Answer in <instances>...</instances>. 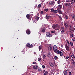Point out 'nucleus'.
<instances>
[{
  "label": "nucleus",
  "mask_w": 75,
  "mask_h": 75,
  "mask_svg": "<svg viewBox=\"0 0 75 75\" xmlns=\"http://www.w3.org/2000/svg\"><path fill=\"white\" fill-rule=\"evenodd\" d=\"M52 27L53 28L56 30V29H58L60 28V26L58 25H53Z\"/></svg>",
  "instance_id": "obj_1"
},
{
  "label": "nucleus",
  "mask_w": 75,
  "mask_h": 75,
  "mask_svg": "<svg viewBox=\"0 0 75 75\" xmlns=\"http://www.w3.org/2000/svg\"><path fill=\"white\" fill-rule=\"evenodd\" d=\"M65 48L66 50H67V51H70V49H69V47L68 46L67 44H66L65 45Z\"/></svg>",
  "instance_id": "obj_2"
},
{
  "label": "nucleus",
  "mask_w": 75,
  "mask_h": 75,
  "mask_svg": "<svg viewBox=\"0 0 75 75\" xmlns=\"http://www.w3.org/2000/svg\"><path fill=\"white\" fill-rule=\"evenodd\" d=\"M57 48H58L57 46H53V49L54 52H57V51L58 50H57Z\"/></svg>",
  "instance_id": "obj_3"
},
{
  "label": "nucleus",
  "mask_w": 75,
  "mask_h": 75,
  "mask_svg": "<svg viewBox=\"0 0 75 75\" xmlns=\"http://www.w3.org/2000/svg\"><path fill=\"white\" fill-rule=\"evenodd\" d=\"M46 36L47 37H52V35L48 32L46 33Z\"/></svg>",
  "instance_id": "obj_4"
},
{
  "label": "nucleus",
  "mask_w": 75,
  "mask_h": 75,
  "mask_svg": "<svg viewBox=\"0 0 75 75\" xmlns=\"http://www.w3.org/2000/svg\"><path fill=\"white\" fill-rule=\"evenodd\" d=\"M54 4H55V2L54 1H51L49 2V4L50 6H53L54 5Z\"/></svg>",
  "instance_id": "obj_5"
},
{
  "label": "nucleus",
  "mask_w": 75,
  "mask_h": 75,
  "mask_svg": "<svg viewBox=\"0 0 75 75\" xmlns=\"http://www.w3.org/2000/svg\"><path fill=\"white\" fill-rule=\"evenodd\" d=\"M64 4L65 6H66V7H68V6H71V3H66Z\"/></svg>",
  "instance_id": "obj_6"
},
{
  "label": "nucleus",
  "mask_w": 75,
  "mask_h": 75,
  "mask_svg": "<svg viewBox=\"0 0 75 75\" xmlns=\"http://www.w3.org/2000/svg\"><path fill=\"white\" fill-rule=\"evenodd\" d=\"M26 33L27 34H30V33H31V32H30V30L29 29H28L26 31Z\"/></svg>",
  "instance_id": "obj_7"
},
{
  "label": "nucleus",
  "mask_w": 75,
  "mask_h": 75,
  "mask_svg": "<svg viewBox=\"0 0 75 75\" xmlns=\"http://www.w3.org/2000/svg\"><path fill=\"white\" fill-rule=\"evenodd\" d=\"M69 32L70 34H72L74 33V30L71 29H70L69 30Z\"/></svg>",
  "instance_id": "obj_8"
},
{
  "label": "nucleus",
  "mask_w": 75,
  "mask_h": 75,
  "mask_svg": "<svg viewBox=\"0 0 75 75\" xmlns=\"http://www.w3.org/2000/svg\"><path fill=\"white\" fill-rule=\"evenodd\" d=\"M64 75H67V73H68V71H67V70H65L64 71Z\"/></svg>",
  "instance_id": "obj_9"
},
{
  "label": "nucleus",
  "mask_w": 75,
  "mask_h": 75,
  "mask_svg": "<svg viewBox=\"0 0 75 75\" xmlns=\"http://www.w3.org/2000/svg\"><path fill=\"white\" fill-rule=\"evenodd\" d=\"M62 8V5H59L58 6V8L57 10L59 11L61 10V8Z\"/></svg>",
  "instance_id": "obj_10"
},
{
  "label": "nucleus",
  "mask_w": 75,
  "mask_h": 75,
  "mask_svg": "<svg viewBox=\"0 0 75 75\" xmlns=\"http://www.w3.org/2000/svg\"><path fill=\"white\" fill-rule=\"evenodd\" d=\"M33 68L34 69H37L38 68V66H37V65H34L33 67Z\"/></svg>",
  "instance_id": "obj_11"
},
{
  "label": "nucleus",
  "mask_w": 75,
  "mask_h": 75,
  "mask_svg": "<svg viewBox=\"0 0 75 75\" xmlns=\"http://www.w3.org/2000/svg\"><path fill=\"white\" fill-rule=\"evenodd\" d=\"M51 16H47V15L46 16V18L47 20H48V19H49L50 18H51Z\"/></svg>",
  "instance_id": "obj_12"
},
{
  "label": "nucleus",
  "mask_w": 75,
  "mask_h": 75,
  "mask_svg": "<svg viewBox=\"0 0 75 75\" xmlns=\"http://www.w3.org/2000/svg\"><path fill=\"white\" fill-rule=\"evenodd\" d=\"M63 54H64V51L63 50H61L60 52V56H61L63 55Z\"/></svg>",
  "instance_id": "obj_13"
},
{
  "label": "nucleus",
  "mask_w": 75,
  "mask_h": 75,
  "mask_svg": "<svg viewBox=\"0 0 75 75\" xmlns=\"http://www.w3.org/2000/svg\"><path fill=\"white\" fill-rule=\"evenodd\" d=\"M51 53L50 52H49L47 54V57H51Z\"/></svg>",
  "instance_id": "obj_14"
},
{
  "label": "nucleus",
  "mask_w": 75,
  "mask_h": 75,
  "mask_svg": "<svg viewBox=\"0 0 75 75\" xmlns=\"http://www.w3.org/2000/svg\"><path fill=\"white\" fill-rule=\"evenodd\" d=\"M75 0H71V4H73L74 3H75Z\"/></svg>",
  "instance_id": "obj_15"
},
{
  "label": "nucleus",
  "mask_w": 75,
  "mask_h": 75,
  "mask_svg": "<svg viewBox=\"0 0 75 75\" xmlns=\"http://www.w3.org/2000/svg\"><path fill=\"white\" fill-rule=\"evenodd\" d=\"M64 26H65L66 28H67L68 27V24L67 23H64Z\"/></svg>",
  "instance_id": "obj_16"
},
{
  "label": "nucleus",
  "mask_w": 75,
  "mask_h": 75,
  "mask_svg": "<svg viewBox=\"0 0 75 75\" xmlns=\"http://www.w3.org/2000/svg\"><path fill=\"white\" fill-rule=\"evenodd\" d=\"M56 53H57V54H60V52L59 51V50H57L56 51V52H55Z\"/></svg>",
  "instance_id": "obj_17"
},
{
  "label": "nucleus",
  "mask_w": 75,
  "mask_h": 75,
  "mask_svg": "<svg viewBox=\"0 0 75 75\" xmlns=\"http://www.w3.org/2000/svg\"><path fill=\"white\" fill-rule=\"evenodd\" d=\"M45 29H41L42 32V33H44V32H45Z\"/></svg>",
  "instance_id": "obj_18"
},
{
  "label": "nucleus",
  "mask_w": 75,
  "mask_h": 75,
  "mask_svg": "<svg viewBox=\"0 0 75 75\" xmlns=\"http://www.w3.org/2000/svg\"><path fill=\"white\" fill-rule=\"evenodd\" d=\"M50 64L51 67H54V64L52 63H50Z\"/></svg>",
  "instance_id": "obj_19"
},
{
  "label": "nucleus",
  "mask_w": 75,
  "mask_h": 75,
  "mask_svg": "<svg viewBox=\"0 0 75 75\" xmlns=\"http://www.w3.org/2000/svg\"><path fill=\"white\" fill-rule=\"evenodd\" d=\"M48 49L49 50L51 51L52 50V47L51 46H49L48 47Z\"/></svg>",
  "instance_id": "obj_20"
},
{
  "label": "nucleus",
  "mask_w": 75,
  "mask_h": 75,
  "mask_svg": "<svg viewBox=\"0 0 75 75\" xmlns=\"http://www.w3.org/2000/svg\"><path fill=\"white\" fill-rule=\"evenodd\" d=\"M30 44L29 43H27L26 44V46L27 47H28L29 48H30Z\"/></svg>",
  "instance_id": "obj_21"
},
{
  "label": "nucleus",
  "mask_w": 75,
  "mask_h": 75,
  "mask_svg": "<svg viewBox=\"0 0 75 75\" xmlns=\"http://www.w3.org/2000/svg\"><path fill=\"white\" fill-rule=\"evenodd\" d=\"M72 18L74 20H75V14L73 15L72 17Z\"/></svg>",
  "instance_id": "obj_22"
},
{
  "label": "nucleus",
  "mask_w": 75,
  "mask_h": 75,
  "mask_svg": "<svg viewBox=\"0 0 75 75\" xmlns=\"http://www.w3.org/2000/svg\"><path fill=\"white\" fill-rule=\"evenodd\" d=\"M30 15L28 14L26 15V17L27 18H28V19L30 18Z\"/></svg>",
  "instance_id": "obj_23"
},
{
  "label": "nucleus",
  "mask_w": 75,
  "mask_h": 75,
  "mask_svg": "<svg viewBox=\"0 0 75 75\" xmlns=\"http://www.w3.org/2000/svg\"><path fill=\"white\" fill-rule=\"evenodd\" d=\"M71 0H67L66 2L67 3H70L71 2Z\"/></svg>",
  "instance_id": "obj_24"
},
{
  "label": "nucleus",
  "mask_w": 75,
  "mask_h": 75,
  "mask_svg": "<svg viewBox=\"0 0 75 75\" xmlns=\"http://www.w3.org/2000/svg\"><path fill=\"white\" fill-rule=\"evenodd\" d=\"M48 74V71H45L44 74V75H47Z\"/></svg>",
  "instance_id": "obj_25"
},
{
  "label": "nucleus",
  "mask_w": 75,
  "mask_h": 75,
  "mask_svg": "<svg viewBox=\"0 0 75 75\" xmlns=\"http://www.w3.org/2000/svg\"><path fill=\"white\" fill-rule=\"evenodd\" d=\"M38 71H40V72H42V69L40 68H39Z\"/></svg>",
  "instance_id": "obj_26"
},
{
  "label": "nucleus",
  "mask_w": 75,
  "mask_h": 75,
  "mask_svg": "<svg viewBox=\"0 0 75 75\" xmlns=\"http://www.w3.org/2000/svg\"><path fill=\"white\" fill-rule=\"evenodd\" d=\"M70 45L71 47H73V46L74 45V44H73V43H72V42H70Z\"/></svg>",
  "instance_id": "obj_27"
},
{
  "label": "nucleus",
  "mask_w": 75,
  "mask_h": 75,
  "mask_svg": "<svg viewBox=\"0 0 75 75\" xmlns=\"http://www.w3.org/2000/svg\"><path fill=\"white\" fill-rule=\"evenodd\" d=\"M42 48V46H40L39 47V50H41V48Z\"/></svg>",
  "instance_id": "obj_28"
},
{
  "label": "nucleus",
  "mask_w": 75,
  "mask_h": 75,
  "mask_svg": "<svg viewBox=\"0 0 75 75\" xmlns=\"http://www.w3.org/2000/svg\"><path fill=\"white\" fill-rule=\"evenodd\" d=\"M65 17L66 18V19H67V20H68V16L65 15Z\"/></svg>",
  "instance_id": "obj_29"
},
{
  "label": "nucleus",
  "mask_w": 75,
  "mask_h": 75,
  "mask_svg": "<svg viewBox=\"0 0 75 75\" xmlns=\"http://www.w3.org/2000/svg\"><path fill=\"white\" fill-rule=\"evenodd\" d=\"M70 36L72 38V37H73V34L72 33H71V34H70Z\"/></svg>",
  "instance_id": "obj_30"
},
{
  "label": "nucleus",
  "mask_w": 75,
  "mask_h": 75,
  "mask_svg": "<svg viewBox=\"0 0 75 75\" xmlns=\"http://www.w3.org/2000/svg\"><path fill=\"white\" fill-rule=\"evenodd\" d=\"M54 13H57V10H54V11L53 12Z\"/></svg>",
  "instance_id": "obj_31"
},
{
  "label": "nucleus",
  "mask_w": 75,
  "mask_h": 75,
  "mask_svg": "<svg viewBox=\"0 0 75 75\" xmlns=\"http://www.w3.org/2000/svg\"><path fill=\"white\" fill-rule=\"evenodd\" d=\"M38 61H41V58H40L39 57L38 58Z\"/></svg>",
  "instance_id": "obj_32"
},
{
  "label": "nucleus",
  "mask_w": 75,
  "mask_h": 75,
  "mask_svg": "<svg viewBox=\"0 0 75 75\" xmlns=\"http://www.w3.org/2000/svg\"><path fill=\"white\" fill-rule=\"evenodd\" d=\"M57 3H58V4H60V3H61V1L59 0L58 1Z\"/></svg>",
  "instance_id": "obj_33"
},
{
  "label": "nucleus",
  "mask_w": 75,
  "mask_h": 75,
  "mask_svg": "<svg viewBox=\"0 0 75 75\" xmlns=\"http://www.w3.org/2000/svg\"><path fill=\"white\" fill-rule=\"evenodd\" d=\"M66 41L67 42V44H68V45H70V43H69V41H68V40H66Z\"/></svg>",
  "instance_id": "obj_34"
},
{
  "label": "nucleus",
  "mask_w": 75,
  "mask_h": 75,
  "mask_svg": "<svg viewBox=\"0 0 75 75\" xmlns=\"http://www.w3.org/2000/svg\"><path fill=\"white\" fill-rule=\"evenodd\" d=\"M33 45H30L29 48H33Z\"/></svg>",
  "instance_id": "obj_35"
},
{
  "label": "nucleus",
  "mask_w": 75,
  "mask_h": 75,
  "mask_svg": "<svg viewBox=\"0 0 75 75\" xmlns=\"http://www.w3.org/2000/svg\"><path fill=\"white\" fill-rule=\"evenodd\" d=\"M51 32L52 33H55V31H51Z\"/></svg>",
  "instance_id": "obj_36"
},
{
  "label": "nucleus",
  "mask_w": 75,
  "mask_h": 75,
  "mask_svg": "<svg viewBox=\"0 0 75 75\" xmlns=\"http://www.w3.org/2000/svg\"><path fill=\"white\" fill-rule=\"evenodd\" d=\"M69 58V56H66V57H65V59H68Z\"/></svg>",
  "instance_id": "obj_37"
},
{
  "label": "nucleus",
  "mask_w": 75,
  "mask_h": 75,
  "mask_svg": "<svg viewBox=\"0 0 75 75\" xmlns=\"http://www.w3.org/2000/svg\"><path fill=\"white\" fill-rule=\"evenodd\" d=\"M45 57H46V56H45V55H44L43 56V59H45Z\"/></svg>",
  "instance_id": "obj_38"
},
{
  "label": "nucleus",
  "mask_w": 75,
  "mask_h": 75,
  "mask_svg": "<svg viewBox=\"0 0 75 75\" xmlns=\"http://www.w3.org/2000/svg\"><path fill=\"white\" fill-rule=\"evenodd\" d=\"M41 5L40 4L38 5V7H39V8H40V7H41Z\"/></svg>",
  "instance_id": "obj_39"
},
{
  "label": "nucleus",
  "mask_w": 75,
  "mask_h": 75,
  "mask_svg": "<svg viewBox=\"0 0 75 75\" xmlns=\"http://www.w3.org/2000/svg\"><path fill=\"white\" fill-rule=\"evenodd\" d=\"M54 9L52 8L51 9V11H52V12H54Z\"/></svg>",
  "instance_id": "obj_40"
},
{
  "label": "nucleus",
  "mask_w": 75,
  "mask_h": 75,
  "mask_svg": "<svg viewBox=\"0 0 75 75\" xmlns=\"http://www.w3.org/2000/svg\"><path fill=\"white\" fill-rule=\"evenodd\" d=\"M54 59H58V57L57 56H55L54 57Z\"/></svg>",
  "instance_id": "obj_41"
},
{
  "label": "nucleus",
  "mask_w": 75,
  "mask_h": 75,
  "mask_svg": "<svg viewBox=\"0 0 75 75\" xmlns=\"http://www.w3.org/2000/svg\"><path fill=\"white\" fill-rule=\"evenodd\" d=\"M71 41H75V38H73L72 39Z\"/></svg>",
  "instance_id": "obj_42"
},
{
  "label": "nucleus",
  "mask_w": 75,
  "mask_h": 75,
  "mask_svg": "<svg viewBox=\"0 0 75 75\" xmlns=\"http://www.w3.org/2000/svg\"><path fill=\"white\" fill-rule=\"evenodd\" d=\"M61 30H64V28L63 27H62L61 28Z\"/></svg>",
  "instance_id": "obj_43"
},
{
  "label": "nucleus",
  "mask_w": 75,
  "mask_h": 75,
  "mask_svg": "<svg viewBox=\"0 0 75 75\" xmlns=\"http://www.w3.org/2000/svg\"><path fill=\"white\" fill-rule=\"evenodd\" d=\"M42 67L43 68H45V66L44 65H43L42 66Z\"/></svg>",
  "instance_id": "obj_44"
},
{
  "label": "nucleus",
  "mask_w": 75,
  "mask_h": 75,
  "mask_svg": "<svg viewBox=\"0 0 75 75\" xmlns=\"http://www.w3.org/2000/svg\"><path fill=\"white\" fill-rule=\"evenodd\" d=\"M61 25H64V22H62L61 23Z\"/></svg>",
  "instance_id": "obj_45"
},
{
  "label": "nucleus",
  "mask_w": 75,
  "mask_h": 75,
  "mask_svg": "<svg viewBox=\"0 0 75 75\" xmlns=\"http://www.w3.org/2000/svg\"><path fill=\"white\" fill-rule=\"evenodd\" d=\"M45 11H48V9H45Z\"/></svg>",
  "instance_id": "obj_46"
},
{
  "label": "nucleus",
  "mask_w": 75,
  "mask_h": 75,
  "mask_svg": "<svg viewBox=\"0 0 75 75\" xmlns=\"http://www.w3.org/2000/svg\"><path fill=\"white\" fill-rule=\"evenodd\" d=\"M61 32L62 33V34H63V33H64V30H62Z\"/></svg>",
  "instance_id": "obj_47"
},
{
  "label": "nucleus",
  "mask_w": 75,
  "mask_h": 75,
  "mask_svg": "<svg viewBox=\"0 0 75 75\" xmlns=\"http://www.w3.org/2000/svg\"><path fill=\"white\" fill-rule=\"evenodd\" d=\"M58 12H59V13H61V10H59V11L58 10Z\"/></svg>",
  "instance_id": "obj_48"
},
{
  "label": "nucleus",
  "mask_w": 75,
  "mask_h": 75,
  "mask_svg": "<svg viewBox=\"0 0 75 75\" xmlns=\"http://www.w3.org/2000/svg\"><path fill=\"white\" fill-rule=\"evenodd\" d=\"M72 75V73L71 72H69V75Z\"/></svg>",
  "instance_id": "obj_49"
},
{
  "label": "nucleus",
  "mask_w": 75,
  "mask_h": 75,
  "mask_svg": "<svg viewBox=\"0 0 75 75\" xmlns=\"http://www.w3.org/2000/svg\"><path fill=\"white\" fill-rule=\"evenodd\" d=\"M40 13L42 14H43V11H41L40 12Z\"/></svg>",
  "instance_id": "obj_50"
},
{
  "label": "nucleus",
  "mask_w": 75,
  "mask_h": 75,
  "mask_svg": "<svg viewBox=\"0 0 75 75\" xmlns=\"http://www.w3.org/2000/svg\"><path fill=\"white\" fill-rule=\"evenodd\" d=\"M74 55H71V57H72V58H74Z\"/></svg>",
  "instance_id": "obj_51"
},
{
  "label": "nucleus",
  "mask_w": 75,
  "mask_h": 75,
  "mask_svg": "<svg viewBox=\"0 0 75 75\" xmlns=\"http://www.w3.org/2000/svg\"><path fill=\"white\" fill-rule=\"evenodd\" d=\"M59 18L60 20H61V19H62V18H61V17L60 16H59Z\"/></svg>",
  "instance_id": "obj_52"
},
{
  "label": "nucleus",
  "mask_w": 75,
  "mask_h": 75,
  "mask_svg": "<svg viewBox=\"0 0 75 75\" xmlns=\"http://www.w3.org/2000/svg\"><path fill=\"white\" fill-rule=\"evenodd\" d=\"M39 19V18H36V20H37V21H38Z\"/></svg>",
  "instance_id": "obj_53"
},
{
  "label": "nucleus",
  "mask_w": 75,
  "mask_h": 75,
  "mask_svg": "<svg viewBox=\"0 0 75 75\" xmlns=\"http://www.w3.org/2000/svg\"><path fill=\"white\" fill-rule=\"evenodd\" d=\"M33 64H36V62H34Z\"/></svg>",
  "instance_id": "obj_54"
},
{
  "label": "nucleus",
  "mask_w": 75,
  "mask_h": 75,
  "mask_svg": "<svg viewBox=\"0 0 75 75\" xmlns=\"http://www.w3.org/2000/svg\"><path fill=\"white\" fill-rule=\"evenodd\" d=\"M42 71H43V72H45V70H43Z\"/></svg>",
  "instance_id": "obj_55"
},
{
  "label": "nucleus",
  "mask_w": 75,
  "mask_h": 75,
  "mask_svg": "<svg viewBox=\"0 0 75 75\" xmlns=\"http://www.w3.org/2000/svg\"><path fill=\"white\" fill-rule=\"evenodd\" d=\"M61 47H62V48H63V47H64V45H61Z\"/></svg>",
  "instance_id": "obj_56"
},
{
  "label": "nucleus",
  "mask_w": 75,
  "mask_h": 75,
  "mask_svg": "<svg viewBox=\"0 0 75 75\" xmlns=\"http://www.w3.org/2000/svg\"><path fill=\"white\" fill-rule=\"evenodd\" d=\"M72 61H73V62H75V61L74 60H73V59H72Z\"/></svg>",
  "instance_id": "obj_57"
},
{
  "label": "nucleus",
  "mask_w": 75,
  "mask_h": 75,
  "mask_svg": "<svg viewBox=\"0 0 75 75\" xmlns=\"http://www.w3.org/2000/svg\"><path fill=\"white\" fill-rule=\"evenodd\" d=\"M73 58H74V59L75 60V56H74V57Z\"/></svg>",
  "instance_id": "obj_58"
},
{
  "label": "nucleus",
  "mask_w": 75,
  "mask_h": 75,
  "mask_svg": "<svg viewBox=\"0 0 75 75\" xmlns=\"http://www.w3.org/2000/svg\"><path fill=\"white\" fill-rule=\"evenodd\" d=\"M73 64H74V65H75V62H74Z\"/></svg>",
  "instance_id": "obj_59"
},
{
  "label": "nucleus",
  "mask_w": 75,
  "mask_h": 75,
  "mask_svg": "<svg viewBox=\"0 0 75 75\" xmlns=\"http://www.w3.org/2000/svg\"><path fill=\"white\" fill-rule=\"evenodd\" d=\"M57 33H55V35H57Z\"/></svg>",
  "instance_id": "obj_60"
},
{
  "label": "nucleus",
  "mask_w": 75,
  "mask_h": 75,
  "mask_svg": "<svg viewBox=\"0 0 75 75\" xmlns=\"http://www.w3.org/2000/svg\"><path fill=\"white\" fill-rule=\"evenodd\" d=\"M34 54H35H35H36V53H35V52H34Z\"/></svg>",
  "instance_id": "obj_61"
},
{
  "label": "nucleus",
  "mask_w": 75,
  "mask_h": 75,
  "mask_svg": "<svg viewBox=\"0 0 75 75\" xmlns=\"http://www.w3.org/2000/svg\"><path fill=\"white\" fill-rule=\"evenodd\" d=\"M35 8H36L37 7V6H35Z\"/></svg>",
  "instance_id": "obj_62"
},
{
  "label": "nucleus",
  "mask_w": 75,
  "mask_h": 75,
  "mask_svg": "<svg viewBox=\"0 0 75 75\" xmlns=\"http://www.w3.org/2000/svg\"><path fill=\"white\" fill-rule=\"evenodd\" d=\"M64 58H65V56H64Z\"/></svg>",
  "instance_id": "obj_63"
},
{
  "label": "nucleus",
  "mask_w": 75,
  "mask_h": 75,
  "mask_svg": "<svg viewBox=\"0 0 75 75\" xmlns=\"http://www.w3.org/2000/svg\"><path fill=\"white\" fill-rule=\"evenodd\" d=\"M55 1H57V0H54Z\"/></svg>",
  "instance_id": "obj_64"
}]
</instances>
